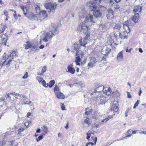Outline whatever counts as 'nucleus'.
Returning a JSON list of instances; mask_svg holds the SVG:
<instances>
[{
	"instance_id": "nucleus-58",
	"label": "nucleus",
	"mask_w": 146,
	"mask_h": 146,
	"mask_svg": "<svg viewBox=\"0 0 146 146\" xmlns=\"http://www.w3.org/2000/svg\"><path fill=\"white\" fill-rule=\"evenodd\" d=\"M7 97V98L8 97H9L10 98H11V96H10L11 95H13V94L12 93H10L9 94H6Z\"/></svg>"
},
{
	"instance_id": "nucleus-31",
	"label": "nucleus",
	"mask_w": 146,
	"mask_h": 146,
	"mask_svg": "<svg viewBox=\"0 0 146 146\" xmlns=\"http://www.w3.org/2000/svg\"><path fill=\"white\" fill-rule=\"evenodd\" d=\"M41 83L42 85L44 87H48L49 86L48 84H46L45 81L44 80L41 82Z\"/></svg>"
},
{
	"instance_id": "nucleus-54",
	"label": "nucleus",
	"mask_w": 146,
	"mask_h": 146,
	"mask_svg": "<svg viewBox=\"0 0 146 146\" xmlns=\"http://www.w3.org/2000/svg\"><path fill=\"white\" fill-rule=\"evenodd\" d=\"M114 7L115 9H119L120 8L119 6L118 5H114Z\"/></svg>"
},
{
	"instance_id": "nucleus-35",
	"label": "nucleus",
	"mask_w": 146,
	"mask_h": 146,
	"mask_svg": "<svg viewBox=\"0 0 146 146\" xmlns=\"http://www.w3.org/2000/svg\"><path fill=\"white\" fill-rule=\"evenodd\" d=\"M131 129L127 131V135L125 137H131Z\"/></svg>"
},
{
	"instance_id": "nucleus-22",
	"label": "nucleus",
	"mask_w": 146,
	"mask_h": 146,
	"mask_svg": "<svg viewBox=\"0 0 146 146\" xmlns=\"http://www.w3.org/2000/svg\"><path fill=\"white\" fill-rule=\"evenodd\" d=\"M75 56H79L81 58H82L84 56V52L81 51H77Z\"/></svg>"
},
{
	"instance_id": "nucleus-20",
	"label": "nucleus",
	"mask_w": 146,
	"mask_h": 146,
	"mask_svg": "<svg viewBox=\"0 0 146 146\" xmlns=\"http://www.w3.org/2000/svg\"><path fill=\"white\" fill-rule=\"evenodd\" d=\"M56 97L58 99H63L64 98L65 96L64 94L60 92L55 94Z\"/></svg>"
},
{
	"instance_id": "nucleus-44",
	"label": "nucleus",
	"mask_w": 146,
	"mask_h": 146,
	"mask_svg": "<svg viewBox=\"0 0 146 146\" xmlns=\"http://www.w3.org/2000/svg\"><path fill=\"white\" fill-rule=\"evenodd\" d=\"M79 46L78 44L77 43H74V49L76 50H77L78 49Z\"/></svg>"
},
{
	"instance_id": "nucleus-55",
	"label": "nucleus",
	"mask_w": 146,
	"mask_h": 146,
	"mask_svg": "<svg viewBox=\"0 0 146 146\" xmlns=\"http://www.w3.org/2000/svg\"><path fill=\"white\" fill-rule=\"evenodd\" d=\"M84 122L88 124H90V123L89 122L88 120L87 119H85L84 120Z\"/></svg>"
},
{
	"instance_id": "nucleus-51",
	"label": "nucleus",
	"mask_w": 146,
	"mask_h": 146,
	"mask_svg": "<svg viewBox=\"0 0 146 146\" xmlns=\"http://www.w3.org/2000/svg\"><path fill=\"white\" fill-rule=\"evenodd\" d=\"M61 110H66L65 107L63 104H62L61 105Z\"/></svg>"
},
{
	"instance_id": "nucleus-14",
	"label": "nucleus",
	"mask_w": 146,
	"mask_h": 146,
	"mask_svg": "<svg viewBox=\"0 0 146 146\" xmlns=\"http://www.w3.org/2000/svg\"><path fill=\"white\" fill-rule=\"evenodd\" d=\"M111 49L107 47H104L102 49V54L106 55H107L110 53Z\"/></svg>"
},
{
	"instance_id": "nucleus-40",
	"label": "nucleus",
	"mask_w": 146,
	"mask_h": 146,
	"mask_svg": "<svg viewBox=\"0 0 146 146\" xmlns=\"http://www.w3.org/2000/svg\"><path fill=\"white\" fill-rule=\"evenodd\" d=\"M15 97L16 98H20L21 96V95L18 93H16L15 94Z\"/></svg>"
},
{
	"instance_id": "nucleus-62",
	"label": "nucleus",
	"mask_w": 146,
	"mask_h": 146,
	"mask_svg": "<svg viewBox=\"0 0 146 146\" xmlns=\"http://www.w3.org/2000/svg\"><path fill=\"white\" fill-rule=\"evenodd\" d=\"M87 144L88 145L90 144L91 145H93L94 144V143L92 142H89Z\"/></svg>"
},
{
	"instance_id": "nucleus-52",
	"label": "nucleus",
	"mask_w": 146,
	"mask_h": 146,
	"mask_svg": "<svg viewBox=\"0 0 146 146\" xmlns=\"http://www.w3.org/2000/svg\"><path fill=\"white\" fill-rule=\"evenodd\" d=\"M109 2L110 5L111 6L113 5L114 4V3L113 0H110Z\"/></svg>"
},
{
	"instance_id": "nucleus-17",
	"label": "nucleus",
	"mask_w": 146,
	"mask_h": 146,
	"mask_svg": "<svg viewBox=\"0 0 146 146\" xmlns=\"http://www.w3.org/2000/svg\"><path fill=\"white\" fill-rule=\"evenodd\" d=\"M102 13L100 10H96L94 12V15L96 18L100 17L102 16Z\"/></svg>"
},
{
	"instance_id": "nucleus-59",
	"label": "nucleus",
	"mask_w": 146,
	"mask_h": 146,
	"mask_svg": "<svg viewBox=\"0 0 146 146\" xmlns=\"http://www.w3.org/2000/svg\"><path fill=\"white\" fill-rule=\"evenodd\" d=\"M89 134L88 133H87V137H86V139H88V141H89L90 140L89 138H90V137L91 135H89Z\"/></svg>"
},
{
	"instance_id": "nucleus-6",
	"label": "nucleus",
	"mask_w": 146,
	"mask_h": 146,
	"mask_svg": "<svg viewBox=\"0 0 146 146\" xmlns=\"http://www.w3.org/2000/svg\"><path fill=\"white\" fill-rule=\"evenodd\" d=\"M9 58V56L8 55L5 54V55L3 56V59L1 60V62H0V64L3 65L4 64H5L6 65L9 64L10 62L11 61V60L9 59L7 62L6 61Z\"/></svg>"
},
{
	"instance_id": "nucleus-48",
	"label": "nucleus",
	"mask_w": 146,
	"mask_h": 146,
	"mask_svg": "<svg viewBox=\"0 0 146 146\" xmlns=\"http://www.w3.org/2000/svg\"><path fill=\"white\" fill-rule=\"evenodd\" d=\"M42 129L44 131H46L47 130L48 128L46 126L44 125L42 127Z\"/></svg>"
},
{
	"instance_id": "nucleus-11",
	"label": "nucleus",
	"mask_w": 146,
	"mask_h": 146,
	"mask_svg": "<svg viewBox=\"0 0 146 146\" xmlns=\"http://www.w3.org/2000/svg\"><path fill=\"white\" fill-rule=\"evenodd\" d=\"M105 98L104 96H98L97 97L96 101L97 102H98L100 104L103 105L105 104Z\"/></svg>"
},
{
	"instance_id": "nucleus-9",
	"label": "nucleus",
	"mask_w": 146,
	"mask_h": 146,
	"mask_svg": "<svg viewBox=\"0 0 146 146\" xmlns=\"http://www.w3.org/2000/svg\"><path fill=\"white\" fill-rule=\"evenodd\" d=\"M39 20H42L45 19L47 17V14L46 12L45 11H40L38 15Z\"/></svg>"
},
{
	"instance_id": "nucleus-30",
	"label": "nucleus",
	"mask_w": 146,
	"mask_h": 146,
	"mask_svg": "<svg viewBox=\"0 0 146 146\" xmlns=\"http://www.w3.org/2000/svg\"><path fill=\"white\" fill-rule=\"evenodd\" d=\"M113 117V115H109L108 117L106 118H105L102 121V122H106L108 121L110 119L112 118Z\"/></svg>"
},
{
	"instance_id": "nucleus-23",
	"label": "nucleus",
	"mask_w": 146,
	"mask_h": 146,
	"mask_svg": "<svg viewBox=\"0 0 146 146\" xmlns=\"http://www.w3.org/2000/svg\"><path fill=\"white\" fill-rule=\"evenodd\" d=\"M75 58V62L76 64L77 65L80 66V62L81 60H82L81 59V58L79 56H76Z\"/></svg>"
},
{
	"instance_id": "nucleus-4",
	"label": "nucleus",
	"mask_w": 146,
	"mask_h": 146,
	"mask_svg": "<svg viewBox=\"0 0 146 146\" xmlns=\"http://www.w3.org/2000/svg\"><path fill=\"white\" fill-rule=\"evenodd\" d=\"M57 4L55 3H46L44 5L45 8L48 9H49V12H50L51 11L54 9L56 7Z\"/></svg>"
},
{
	"instance_id": "nucleus-19",
	"label": "nucleus",
	"mask_w": 146,
	"mask_h": 146,
	"mask_svg": "<svg viewBox=\"0 0 146 146\" xmlns=\"http://www.w3.org/2000/svg\"><path fill=\"white\" fill-rule=\"evenodd\" d=\"M104 89V87L103 86H99L97 87L94 91V93H96L97 92H100L101 91L103 90Z\"/></svg>"
},
{
	"instance_id": "nucleus-60",
	"label": "nucleus",
	"mask_w": 146,
	"mask_h": 146,
	"mask_svg": "<svg viewBox=\"0 0 146 146\" xmlns=\"http://www.w3.org/2000/svg\"><path fill=\"white\" fill-rule=\"evenodd\" d=\"M86 62V59L85 58L84 60L81 61V63L82 64H84Z\"/></svg>"
},
{
	"instance_id": "nucleus-15",
	"label": "nucleus",
	"mask_w": 146,
	"mask_h": 146,
	"mask_svg": "<svg viewBox=\"0 0 146 146\" xmlns=\"http://www.w3.org/2000/svg\"><path fill=\"white\" fill-rule=\"evenodd\" d=\"M75 69L72 68L71 65H69L67 68L66 72H69L72 74H74L75 72Z\"/></svg>"
},
{
	"instance_id": "nucleus-33",
	"label": "nucleus",
	"mask_w": 146,
	"mask_h": 146,
	"mask_svg": "<svg viewBox=\"0 0 146 146\" xmlns=\"http://www.w3.org/2000/svg\"><path fill=\"white\" fill-rule=\"evenodd\" d=\"M16 56V53L15 51H13L12 52H11L10 55V57L13 58L15 57Z\"/></svg>"
},
{
	"instance_id": "nucleus-28",
	"label": "nucleus",
	"mask_w": 146,
	"mask_h": 146,
	"mask_svg": "<svg viewBox=\"0 0 146 146\" xmlns=\"http://www.w3.org/2000/svg\"><path fill=\"white\" fill-rule=\"evenodd\" d=\"M21 9L23 12V14L25 16H26L27 15V10L26 7L24 6H21Z\"/></svg>"
},
{
	"instance_id": "nucleus-38",
	"label": "nucleus",
	"mask_w": 146,
	"mask_h": 146,
	"mask_svg": "<svg viewBox=\"0 0 146 146\" xmlns=\"http://www.w3.org/2000/svg\"><path fill=\"white\" fill-rule=\"evenodd\" d=\"M35 9L37 13H40V7L38 5H37V7H36Z\"/></svg>"
},
{
	"instance_id": "nucleus-26",
	"label": "nucleus",
	"mask_w": 146,
	"mask_h": 146,
	"mask_svg": "<svg viewBox=\"0 0 146 146\" xmlns=\"http://www.w3.org/2000/svg\"><path fill=\"white\" fill-rule=\"evenodd\" d=\"M31 46V42L29 41H27L26 42V44L25 45V49H27L30 48Z\"/></svg>"
},
{
	"instance_id": "nucleus-7",
	"label": "nucleus",
	"mask_w": 146,
	"mask_h": 146,
	"mask_svg": "<svg viewBox=\"0 0 146 146\" xmlns=\"http://www.w3.org/2000/svg\"><path fill=\"white\" fill-rule=\"evenodd\" d=\"M26 17L28 19L33 20L36 21L39 20L37 14L36 15L32 13H27V15Z\"/></svg>"
},
{
	"instance_id": "nucleus-16",
	"label": "nucleus",
	"mask_w": 146,
	"mask_h": 146,
	"mask_svg": "<svg viewBox=\"0 0 146 146\" xmlns=\"http://www.w3.org/2000/svg\"><path fill=\"white\" fill-rule=\"evenodd\" d=\"M123 52L122 51L119 52L117 54V59L118 61H121L123 58Z\"/></svg>"
},
{
	"instance_id": "nucleus-42",
	"label": "nucleus",
	"mask_w": 146,
	"mask_h": 146,
	"mask_svg": "<svg viewBox=\"0 0 146 146\" xmlns=\"http://www.w3.org/2000/svg\"><path fill=\"white\" fill-rule=\"evenodd\" d=\"M46 66H44L42 69V72L44 74V72H45L46 71Z\"/></svg>"
},
{
	"instance_id": "nucleus-41",
	"label": "nucleus",
	"mask_w": 146,
	"mask_h": 146,
	"mask_svg": "<svg viewBox=\"0 0 146 146\" xmlns=\"http://www.w3.org/2000/svg\"><path fill=\"white\" fill-rule=\"evenodd\" d=\"M90 61L94 63L95 62H96L97 61L96 58L95 57L92 58L91 59Z\"/></svg>"
},
{
	"instance_id": "nucleus-25",
	"label": "nucleus",
	"mask_w": 146,
	"mask_h": 146,
	"mask_svg": "<svg viewBox=\"0 0 146 146\" xmlns=\"http://www.w3.org/2000/svg\"><path fill=\"white\" fill-rule=\"evenodd\" d=\"M4 37L2 36H1V38L2 39V40L1 44L4 45H6V42L7 39V37L6 36H5L4 35Z\"/></svg>"
},
{
	"instance_id": "nucleus-39",
	"label": "nucleus",
	"mask_w": 146,
	"mask_h": 146,
	"mask_svg": "<svg viewBox=\"0 0 146 146\" xmlns=\"http://www.w3.org/2000/svg\"><path fill=\"white\" fill-rule=\"evenodd\" d=\"M36 79L37 80L38 82L40 83L41 81H42L43 80V78L40 77V76H37L36 77Z\"/></svg>"
},
{
	"instance_id": "nucleus-47",
	"label": "nucleus",
	"mask_w": 146,
	"mask_h": 146,
	"mask_svg": "<svg viewBox=\"0 0 146 146\" xmlns=\"http://www.w3.org/2000/svg\"><path fill=\"white\" fill-rule=\"evenodd\" d=\"M28 77V73L27 72H26L24 76L22 78L23 79H25Z\"/></svg>"
},
{
	"instance_id": "nucleus-64",
	"label": "nucleus",
	"mask_w": 146,
	"mask_h": 146,
	"mask_svg": "<svg viewBox=\"0 0 146 146\" xmlns=\"http://www.w3.org/2000/svg\"><path fill=\"white\" fill-rule=\"evenodd\" d=\"M31 115V113H28L27 114V116L28 117H29Z\"/></svg>"
},
{
	"instance_id": "nucleus-57",
	"label": "nucleus",
	"mask_w": 146,
	"mask_h": 146,
	"mask_svg": "<svg viewBox=\"0 0 146 146\" xmlns=\"http://www.w3.org/2000/svg\"><path fill=\"white\" fill-rule=\"evenodd\" d=\"M132 49V48H131L130 49L128 50L127 49V47L126 48V52H129V53L131 52Z\"/></svg>"
},
{
	"instance_id": "nucleus-53",
	"label": "nucleus",
	"mask_w": 146,
	"mask_h": 146,
	"mask_svg": "<svg viewBox=\"0 0 146 146\" xmlns=\"http://www.w3.org/2000/svg\"><path fill=\"white\" fill-rule=\"evenodd\" d=\"M29 121H27L25 123V125L27 127H29Z\"/></svg>"
},
{
	"instance_id": "nucleus-45",
	"label": "nucleus",
	"mask_w": 146,
	"mask_h": 146,
	"mask_svg": "<svg viewBox=\"0 0 146 146\" xmlns=\"http://www.w3.org/2000/svg\"><path fill=\"white\" fill-rule=\"evenodd\" d=\"M92 110L91 109L90 110V111H86L85 113V114L86 115H88L90 114V113L92 112Z\"/></svg>"
},
{
	"instance_id": "nucleus-12",
	"label": "nucleus",
	"mask_w": 146,
	"mask_h": 146,
	"mask_svg": "<svg viewBox=\"0 0 146 146\" xmlns=\"http://www.w3.org/2000/svg\"><path fill=\"white\" fill-rule=\"evenodd\" d=\"M113 105L112 109L115 112H117L118 111L119 108L118 107V103L116 101H114L112 103Z\"/></svg>"
},
{
	"instance_id": "nucleus-63",
	"label": "nucleus",
	"mask_w": 146,
	"mask_h": 146,
	"mask_svg": "<svg viewBox=\"0 0 146 146\" xmlns=\"http://www.w3.org/2000/svg\"><path fill=\"white\" fill-rule=\"evenodd\" d=\"M141 92H142V91H141V88H140V89L139 90V96L141 95Z\"/></svg>"
},
{
	"instance_id": "nucleus-8",
	"label": "nucleus",
	"mask_w": 146,
	"mask_h": 146,
	"mask_svg": "<svg viewBox=\"0 0 146 146\" xmlns=\"http://www.w3.org/2000/svg\"><path fill=\"white\" fill-rule=\"evenodd\" d=\"M121 26L120 24H116L114 27V33L115 36H118L119 33L120 32V29Z\"/></svg>"
},
{
	"instance_id": "nucleus-43",
	"label": "nucleus",
	"mask_w": 146,
	"mask_h": 146,
	"mask_svg": "<svg viewBox=\"0 0 146 146\" xmlns=\"http://www.w3.org/2000/svg\"><path fill=\"white\" fill-rule=\"evenodd\" d=\"M91 138L93 140V141L95 143V144H96L97 139V137H91Z\"/></svg>"
},
{
	"instance_id": "nucleus-29",
	"label": "nucleus",
	"mask_w": 146,
	"mask_h": 146,
	"mask_svg": "<svg viewBox=\"0 0 146 146\" xmlns=\"http://www.w3.org/2000/svg\"><path fill=\"white\" fill-rule=\"evenodd\" d=\"M60 92V89L59 88L58 86L57 85H55L54 88V92L55 94Z\"/></svg>"
},
{
	"instance_id": "nucleus-24",
	"label": "nucleus",
	"mask_w": 146,
	"mask_h": 146,
	"mask_svg": "<svg viewBox=\"0 0 146 146\" xmlns=\"http://www.w3.org/2000/svg\"><path fill=\"white\" fill-rule=\"evenodd\" d=\"M108 11V14L107 15V17H113V11L111 9H109Z\"/></svg>"
},
{
	"instance_id": "nucleus-37",
	"label": "nucleus",
	"mask_w": 146,
	"mask_h": 146,
	"mask_svg": "<svg viewBox=\"0 0 146 146\" xmlns=\"http://www.w3.org/2000/svg\"><path fill=\"white\" fill-rule=\"evenodd\" d=\"M25 128H20L18 130V134L20 135L21 132L25 130Z\"/></svg>"
},
{
	"instance_id": "nucleus-50",
	"label": "nucleus",
	"mask_w": 146,
	"mask_h": 146,
	"mask_svg": "<svg viewBox=\"0 0 146 146\" xmlns=\"http://www.w3.org/2000/svg\"><path fill=\"white\" fill-rule=\"evenodd\" d=\"M139 104V100H137V102L135 104L133 107V109H135L138 106Z\"/></svg>"
},
{
	"instance_id": "nucleus-46",
	"label": "nucleus",
	"mask_w": 146,
	"mask_h": 146,
	"mask_svg": "<svg viewBox=\"0 0 146 146\" xmlns=\"http://www.w3.org/2000/svg\"><path fill=\"white\" fill-rule=\"evenodd\" d=\"M43 138V136L40 135L39 136L38 138H36V139L37 142L39 141Z\"/></svg>"
},
{
	"instance_id": "nucleus-49",
	"label": "nucleus",
	"mask_w": 146,
	"mask_h": 146,
	"mask_svg": "<svg viewBox=\"0 0 146 146\" xmlns=\"http://www.w3.org/2000/svg\"><path fill=\"white\" fill-rule=\"evenodd\" d=\"M94 64V63L90 61V62L88 64V66L92 67L93 66Z\"/></svg>"
},
{
	"instance_id": "nucleus-10",
	"label": "nucleus",
	"mask_w": 146,
	"mask_h": 146,
	"mask_svg": "<svg viewBox=\"0 0 146 146\" xmlns=\"http://www.w3.org/2000/svg\"><path fill=\"white\" fill-rule=\"evenodd\" d=\"M87 5L90 7V9L92 11H94L97 8V6L95 3L93 2L87 3Z\"/></svg>"
},
{
	"instance_id": "nucleus-1",
	"label": "nucleus",
	"mask_w": 146,
	"mask_h": 146,
	"mask_svg": "<svg viewBox=\"0 0 146 146\" xmlns=\"http://www.w3.org/2000/svg\"><path fill=\"white\" fill-rule=\"evenodd\" d=\"M77 29L78 31L84 34L85 37L83 39L79 40V43L81 46H84L87 44L88 38L90 37V33L88 31L89 29L86 25L82 23L78 25Z\"/></svg>"
},
{
	"instance_id": "nucleus-32",
	"label": "nucleus",
	"mask_w": 146,
	"mask_h": 146,
	"mask_svg": "<svg viewBox=\"0 0 146 146\" xmlns=\"http://www.w3.org/2000/svg\"><path fill=\"white\" fill-rule=\"evenodd\" d=\"M55 83V81L54 80H51L49 82V87L50 88H52L53 85Z\"/></svg>"
},
{
	"instance_id": "nucleus-61",
	"label": "nucleus",
	"mask_w": 146,
	"mask_h": 146,
	"mask_svg": "<svg viewBox=\"0 0 146 146\" xmlns=\"http://www.w3.org/2000/svg\"><path fill=\"white\" fill-rule=\"evenodd\" d=\"M40 128H38L36 130V131L37 133H40Z\"/></svg>"
},
{
	"instance_id": "nucleus-27",
	"label": "nucleus",
	"mask_w": 146,
	"mask_h": 146,
	"mask_svg": "<svg viewBox=\"0 0 146 146\" xmlns=\"http://www.w3.org/2000/svg\"><path fill=\"white\" fill-rule=\"evenodd\" d=\"M123 34H122L120 32L119 33V36L121 38V39H126L127 38V36H126L125 35L126 34V33H124V32L123 33Z\"/></svg>"
},
{
	"instance_id": "nucleus-13",
	"label": "nucleus",
	"mask_w": 146,
	"mask_h": 146,
	"mask_svg": "<svg viewBox=\"0 0 146 146\" xmlns=\"http://www.w3.org/2000/svg\"><path fill=\"white\" fill-rule=\"evenodd\" d=\"M142 7L140 5H137L134 7L133 11L135 13H140L142 10Z\"/></svg>"
},
{
	"instance_id": "nucleus-21",
	"label": "nucleus",
	"mask_w": 146,
	"mask_h": 146,
	"mask_svg": "<svg viewBox=\"0 0 146 146\" xmlns=\"http://www.w3.org/2000/svg\"><path fill=\"white\" fill-rule=\"evenodd\" d=\"M139 15L138 13L135 14L132 18V20L135 23H137L139 19Z\"/></svg>"
},
{
	"instance_id": "nucleus-34",
	"label": "nucleus",
	"mask_w": 146,
	"mask_h": 146,
	"mask_svg": "<svg viewBox=\"0 0 146 146\" xmlns=\"http://www.w3.org/2000/svg\"><path fill=\"white\" fill-rule=\"evenodd\" d=\"M23 99L24 102V104H27V102L28 99L27 97L25 96H23Z\"/></svg>"
},
{
	"instance_id": "nucleus-56",
	"label": "nucleus",
	"mask_w": 146,
	"mask_h": 146,
	"mask_svg": "<svg viewBox=\"0 0 146 146\" xmlns=\"http://www.w3.org/2000/svg\"><path fill=\"white\" fill-rule=\"evenodd\" d=\"M127 97L128 98H131V96L130 95V93L129 92H127Z\"/></svg>"
},
{
	"instance_id": "nucleus-5",
	"label": "nucleus",
	"mask_w": 146,
	"mask_h": 146,
	"mask_svg": "<svg viewBox=\"0 0 146 146\" xmlns=\"http://www.w3.org/2000/svg\"><path fill=\"white\" fill-rule=\"evenodd\" d=\"M132 22V21L131 20H127L125 21L123 23V28L124 29V33H126V34H128L130 32V28L129 27V24Z\"/></svg>"
},
{
	"instance_id": "nucleus-2",
	"label": "nucleus",
	"mask_w": 146,
	"mask_h": 146,
	"mask_svg": "<svg viewBox=\"0 0 146 146\" xmlns=\"http://www.w3.org/2000/svg\"><path fill=\"white\" fill-rule=\"evenodd\" d=\"M57 32V29L54 28V30H52L50 32H47L44 33V37L42 38L41 40H43L44 42H47L49 40L52 38L53 35H54V33Z\"/></svg>"
},
{
	"instance_id": "nucleus-3",
	"label": "nucleus",
	"mask_w": 146,
	"mask_h": 146,
	"mask_svg": "<svg viewBox=\"0 0 146 146\" xmlns=\"http://www.w3.org/2000/svg\"><path fill=\"white\" fill-rule=\"evenodd\" d=\"M85 21V23H83L86 25L89 29L90 28L88 27V26H90L93 23H95L96 22V21L93 18V15L89 14L86 16Z\"/></svg>"
},
{
	"instance_id": "nucleus-18",
	"label": "nucleus",
	"mask_w": 146,
	"mask_h": 146,
	"mask_svg": "<svg viewBox=\"0 0 146 146\" xmlns=\"http://www.w3.org/2000/svg\"><path fill=\"white\" fill-rule=\"evenodd\" d=\"M111 90L110 87L104 88L103 90V92L105 94L107 95H109L111 93Z\"/></svg>"
},
{
	"instance_id": "nucleus-36",
	"label": "nucleus",
	"mask_w": 146,
	"mask_h": 146,
	"mask_svg": "<svg viewBox=\"0 0 146 146\" xmlns=\"http://www.w3.org/2000/svg\"><path fill=\"white\" fill-rule=\"evenodd\" d=\"M5 26L4 25L2 26L0 28V34L1 33L3 32L5 30Z\"/></svg>"
}]
</instances>
